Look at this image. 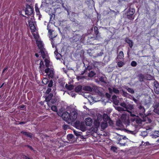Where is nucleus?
<instances>
[{
	"label": "nucleus",
	"mask_w": 159,
	"mask_h": 159,
	"mask_svg": "<svg viewBox=\"0 0 159 159\" xmlns=\"http://www.w3.org/2000/svg\"><path fill=\"white\" fill-rule=\"evenodd\" d=\"M36 43L39 49L40 50L39 52L40 53L42 57L43 58H44L45 55V49L42 42L38 40L37 41Z\"/></svg>",
	"instance_id": "f257e3e1"
},
{
	"label": "nucleus",
	"mask_w": 159,
	"mask_h": 159,
	"mask_svg": "<svg viewBox=\"0 0 159 159\" xmlns=\"http://www.w3.org/2000/svg\"><path fill=\"white\" fill-rule=\"evenodd\" d=\"M77 113L75 111H72L70 112L69 115V121L72 122L74 121L77 118Z\"/></svg>",
	"instance_id": "f03ea898"
},
{
	"label": "nucleus",
	"mask_w": 159,
	"mask_h": 159,
	"mask_svg": "<svg viewBox=\"0 0 159 159\" xmlns=\"http://www.w3.org/2000/svg\"><path fill=\"white\" fill-rule=\"evenodd\" d=\"M135 12V10L134 8H130L127 12V17L129 20H133L134 17L133 15Z\"/></svg>",
	"instance_id": "7ed1b4c3"
},
{
	"label": "nucleus",
	"mask_w": 159,
	"mask_h": 159,
	"mask_svg": "<svg viewBox=\"0 0 159 159\" xmlns=\"http://www.w3.org/2000/svg\"><path fill=\"white\" fill-rule=\"evenodd\" d=\"M26 7L25 14L28 16L31 15L33 12V8L28 4L26 5Z\"/></svg>",
	"instance_id": "20e7f679"
},
{
	"label": "nucleus",
	"mask_w": 159,
	"mask_h": 159,
	"mask_svg": "<svg viewBox=\"0 0 159 159\" xmlns=\"http://www.w3.org/2000/svg\"><path fill=\"white\" fill-rule=\"evenodd\" d=\"M138 112L140 116H142L144 115H145V110L144 107L140 105L138 107Z\"/></svg>",
	"instance_id": "39448f33"
},
{
	"label": "nucleus",
	"mask_w": 159,
	"mask_h": 159,
	"mask_svg": "<svg viewBox=\"0 0 159 159\" xmlns=\"http://www.w3.org/2000/svg\"><path fill=\"white\" fill-rule=\"evenodd\" d=\"M154 84L155 92L156 94H159V84L157 81H156L154 82Z\"/></svg>",
	"instance_id": "423d86ee"
},
{
	"label": "nucleus",
	"mask_w": 159,
	"mask_h": 159,
	"mask_svg": "<svg viewBox=\"0 0 159 159\" xmlns=\"http://www.w3.org/2000/svg\"><path fill=\"white\" fill-rule=\"evenodd\" d=\"M85 122L86 125L90 126L92 124L93 120L90 117L86 118L85 120Z\"/></svg>",
	"instance_id": "0eeeda50"
},
{
	"label": "nucleus",
	"mask_w": 159,
	"mask_h": 159,
	"mask_svg": "<svg viewBox=\"0 0 159 159\" xmlns=\"http://www.w3.org/2000/svg\"><path fill=\"white\" fill-rule=\"evenodd\" d=\"M69 115L70 113H69L67 111H65L62 114V117L64 120L69 121Z\"/></svg>",
	"instance_id": "6e6552de"
},
{
	"label": "nucleus",
	"mask_w": 159,
	"mask_h": 159,
	"mask_svg": "<svg viewBox=\"0 0 159 159\" xmlns=\"http://www.w3.org/2000/svg\"><path fill=\"white\" fill-rule=\"evenodd\" d=\"M125 41L129 44V46L130 48H131L133 45V42L131 39H129L128 38H126L125 39Z\"/></svg>",
	"instance_id": "1a4fd4ad"
},
{
	"label": "nucleus",
	"mask_w": 159,
	"mask_h": 159,
	"mask_svg": "<svg viewBox=\"0 0 159 159\" xmlns=\"http://www.w3.org/2000/svg\"><path fill=\"white\" fill-rule=\"evenodd\" d=\"M81 39L80 36L79 34H75L72 38V40L74 42H76Z\"/></svg>",
	"instance_id": "9d476101"
},
{
	"label": "nucleus",
	"mask_w": 159,
	"mask_h": 159,
	"mask_svg": "<svg viewBox=\"0 0 159 159\" xmlns=\"http://www.w3.org/2000/svg\"><path fill=\"white\" fill-rule=\"evenodd\" d=\"M137 77H138L139 80L140 82L144 81L145 80L144 76L142 73L139 74L137 75Z\"/></svg>",
	"instance_id": "9b49d317"
},
{
	"label": "nucleus",
	"mask_w": 159,
	"mask_h": 159,
	"mask_svg": "<svg viewBox=\"0 0 159 159\" xmlns=\"http://www.w3.org/2000/svg\"><path fill=\"white\" fill-rule=\"evenodd\" d=\"M152 138L156 139L158 137H159V131H155L152 134Z\"/></svg>",
	"instance_id": "f8f14e48"
},
{
	"label": "nucleus",
	"mask_w": 159,
	"mask_h": 159,
	"mask_svg": "<svg viewBox=\"0 0 159 159\" xmlns=\"http://www.w3.org/2000/svg\"><path fill=\"white\" fill-rule=\"evenodd\" d=\"M95 35L96 36V37H100V33H99V31L98 30V27L96 26H95L94 28Z\"/></svg>",
	"instance_id": "ddd939ff"
},
{
	"label": "nucleus",
	"mask_w": 159,
	"mask_h": 159,
	"mask_svg": "<svg viewBox=\"0 0 159 159\" xmlns=\"http://www.w3.org/2000/svg\"><path fill=\"white\" fill-rule=\"evenodd\" d=\"M84 90L92 92L93 91V89L90 86H86L83 88Z\"/></svg>",
	"instance_id": "4468645a"
},
{
	"label": "nucleus",
	"mask_w": 159,
	"mask_h": 159,
	"mask_svg": "<svg viewBox=\"0 0 159 159\" xmlns=\"http://www.w3.org/2000/svg\"><path fill=\"white\" fill-rule=\"evenodd\" d=\"M53 97V94L52 93H50L49 95L46 97V100L48 102L50 101L52 98Z\"/></svg>",
	"instance_id": "2eb2a0df"
},
{
	"label": "nucleus",
	"mask_w": 159,
	"mask_h": 159,
	"mask_svg": "<svg viewBox=\"0 0 159 159\" xmlns=\"http://www.w3.org/2000/svg\"><path fill=\"white\" fill-rule=\"evenodd\" d=\"M78 129H80L83 131H84L85 130V126L83 122H81V124L80 125Z\"/></svg>",
	"instance_id": "dca6fc26"
},
{
	"label": "nucleus",
	"mask_w": 159,
	"mask_h": 159,
	"mask_svg": "<svg viewBox=\"0 0 159 159\" xmlns=\"http://www.w3.org/2000/svg\"><path fill=\"white\" fill-rule=\"evenodd\" d=\"M57 98L55 97H53L50 101H49L48 102V103H50L52 105L55 104L57 102Z\"/></svg>",
	"instance_id": "f3484780"
},
{
	"label": "nucleus",
	"mask_w": 159,
	"mask_h": 159,
	"mask_svg": "<svg viewBox=\"0 0 159 159\" xmlns=\"http://www.w3.org/2000/svg\"><path fill=\"white\" fill-rule=\"evenodd\" d=\"M54 31V30L51 29L49 30H48V33L50 35V36L51 37V39H53L54 38H55L57 36V35H52V32Z\"/></svg>",
	"instance_id": "a211bd4d"
},
{
	"label": "nucleus",
	"mask_w": 159,
	"mask_h": 159,
	"mask_svg": "<svg viewBox=\"0 0 159 159\" xmlns=\"http://www.w3.org/2000/svg\"><path fill=\"white\" fill-rule=\"evenodd\" d=\"M89 70H90V69L89 68ZM89 73L88 76L89 77H93L96 75V73L94 71H93L92 70H91V71L89 70Z\"/></svg>",
	"instance_id": "6ab92c4d"
},
{
	"label": "nucleus",
	"mask_w": 159,
	"mask_h": 159,
	"mask_svg": "<svg viewBox=\"0 0 159 159\" xmlns=\"http://www.w3.org/2000/svg\"><path fill=\"white\" fill-rule=\"evenodd\" d=\"M82 86L81 85L77 86L75 89V92L77 93L80 92L82 90Z\"/></svg>",
	"instance_id": "aec40b11"
},
{
	"label": "nucleus",
	"mask_w": 159,
	"mask_h": 159,
	"mask_svg": "<svg viewBox=\"0 0 159 159\" xmlns=\"http://www.w3.org/2000/svg\"><path fill=\"white\" fill-rule=\"evenodd\" d=\"M65 87L67 89L69 90H71L74 89V86L72 84L68 85L66 84L65 85Z\"/></svg>",
	"instance_id": "412c9836"
},
{
	"label": "nucleus",
	"mask_w": 159,
	"mask_h": 159,
	"mask_svg": "<svg viewBox=\"0 0 159 159\" xmlns=\"http://www.w3.org/2000/svg\"><path fill=\"white\" fill-rule=\"evenodd\" d=\"M99 81L102 83H103L105 84H106L107 82H106V78H105L103 76H102L100 77L99 78Z\"/></svg>",
	"instance_id": "4be33fe9"
},
{
	"label": "nucleus",
	"mask_w": 159,
	"mask_h": 159,
	"mask_svg": "<svg viewBox=\"0 0 159 159\" xmlns=\"http://www.w3.org/2000/svg\"><path fill=\"white\" fill-rule=\"evenodd\" d=\"M93 124L94 127L98 129L100 125L99 122L98 121L95 120L93 122Z\"/></svg>",
	"instance_id": "5701e85b"
},
{
	"label": "nucleus",
	"mask_w": 159,
	"mask_h": 159,
	"mask_svg": "<svg viewBox=\"0 0 159 159\" xmlns=\"http://www.w3.org/2000/svg\"><path fill=\"white\" fill-rule=\"evenodd\" d=\"M56 56V58L57 59H60V57L61 54L59 53L57 50H56L54 52Z\"/></svg>",
	"instance_id": "b1692460"
},
{
	"label": "nucleus",
	"mask_w": 159,
	"mask_h": 159,
	"mask_svg": "<svg viewBox=\"0 0 159 159\" xmlns=\"http://www.w3.org/2000/svg\"><path fill=\"white\" fill-rule=\"evenodd\" d=\"M81 124V122L79 120H77L74 123V126L76 128L78 129Z\"/></svg>",
	"instance_id": "393cba45"
},
{
	"label": "nucleus",
	"mask_w": 159,
	"mask_h": 159,
	"mask_svg": "<svg viewBox=\"0 0 159 159\" xmlns=\"http://www.w3.org/2000/svg\"><path fill=\"white\" fill-rule=\"evenodd\" d=\"M134 108V106L133 105L131 104H127L126 110L129 109L130 110L133 109Z\"/></svg>",
	"instance_id": "a878e982"
},
{
	"label": "nucleus",
	"mask_w": 159,
	"mask_h": 159,
	"mask_svg": "<svg viewBox=\"0 0 159 159\" xmlns=\"http://www.w3.org/2000/svg\"><path fill=\"white\" fill-rule=\"evenodd\" d=\"M101 126L102 129H104L107 127V123L102 122L101 125Z\"/></svg>",
	"instance_id": "bb28decb"
},
{
	"label": "nucleus",
	"mask_w": 159,
	"mask_h": 159,
	"mask_svg": "<svg viewBox=\"0 0 159 159\" xmlns=\"http://www.w3.org/2000/svg\"><path fill=\"white\" fill-rule=\"evenodd\" d=\"M44 61L45 62V65L46 67L47 68L49 67V63L50 61L47 58H45L44 59Z\"/></svg>",
	"instance_id": "cd10ccee"
},
{
	"label": "nucleus",
	"mask_w": 159,
	"mask_h": 159,
	"mask_svg": "<svg viewBox=\"0 0 159 159\" xmlns=\"http://www.w3.org/2000/svg\"><path fill=\"white\" fill-rule=\"evenodd\" d=\"M30 30L31 32H34L35 31V27L34 26V25L33 24L32 25L31 24L30 25Z\"/></svg>",
	"instance_id": "c85d7f7f"
},
{
	"label": "nucleus",
	"mask_w": 159,
	"mask_h": 159,
	"mask_svg": "<svg viewBox=\"0 0 159 159\" xmlns=\"http://www.w3.org/2000/svg\"><path fill=\"white\" fill-rule=\"evenodd\" d=\"M35 10L36 12V14L37 15H39L40 14V12L39 11V8L37 7V4H36L35 6Z\"/></svg>",
	"instance_id": "c756f323"
},
{
	"label": "nucleus",
	"mask_w": 159,
	"mask_h": 159,
	"mask_svg": "<svg viewBox=\"0 0 159 159\" xmlns=\"http://www.w3.org/2000/svg\"><path fill=\"white\" fill-rule=\"evenodd\" d=\"M48 76L51 78H52L53 77L54 72L53 71L52 69H50L49 72Z\"/></svg>",
	"instance_id": "7c9ffc66"
},
{
	"label": "nucleus",
	"mask_w": 159,
	"mask_h": 159,
	"mask_svg": "<svg viewBox=\"0 0 159 159\" xmlns=\"http://www.w3.org/2000/svg\"><path fill=\"white\" fill-rule=\"evenodd\" d=\"M119 59H122L124 57V53L122 51H120L119 52V54L118 55Z\"/></svg>",
	"instance_id": "2f4dec72"
},
{
	"label": "nucleus",
	"mask_w": 159,
	"mask_h": 159,
	"mask_svg": "<svg viewBox=\"0 0 159 159\" xmlns=\"http://www.w3.org/2000/svg\"><path fill=\"white\" fill-rule=\"evenodd\" d=\"M117 65L119 67H121L125 65V63L123 62L119 61L117 62Z\"/></svg>",
	"instance_id": "473e14b6"
},
{
	"label": "nucleus",
	"mask_w": 159,
	"mask_h": 159,
	"mask_svg": "<svg viewBox=\"0 0 159 159\" xmlns=\"http://www.w3.org/2000/svg\"><path fill=\"white\" fill-rule=\"evenodd\" d=\"M116 109L118 111H120V112H121L124 111H126V110H124L123 108L121 107H116Z\"/></svg>",
	"instance_id": "72a5a7b5"
},
{
	"label": "nucleus",
	"mask_w": 159,
	"mask_h": 159,
	"mask_svg": "<svg viewBox=\"0 0 159 159\" xmlns=\"http://www.w3.org/2000/svg\"><path fill=\"white\" fill-rule=\"evenodd\" d=\"M42 83L44 84H48L49 82L48 79L47 78H44L43 79L42 81Z\"/></svg>",
	"instance_id": "f704fd0d"
},
{
	"label": "nucleus",
	"mask_w": 159,
	"mask_h": 159,
	"mask_svg": "<svg viewBox=\"0 0 159 159\" xmlns=\"http://www.w3.org/2000/svg\"><path fill=\"white\" fill-rule=\"evenodd\" d=\"M153 107L154 109L158 108L159 107V102H156L153 105Z\"/></svg>",
	"instance_id": "c9c22d12"
},
{
	"label": "nucleus",
	"mask_w": 159,
	"mask_h": 159,
	"mask_svg": "<svg viewBox=\"0 0 159 159\" xmlns=\"http://www.w3.org/2000/svg\"><path fill=\"white\" fill-rule=\"evenodd\" d=\"M116 125L118 126H121L122 125V122L120 120H117L116 122Z\"/></svg>",
	"instance_id": "e433bc0d"
},
{
	"label": "nucleus",
	"mask_w": 159,
	"mask_h": 159,
	"mask_svg": "<svg viewBox=\"0 0 159 159\" xmlns=\"http://www.w3.org/2000/svg\"><path fill=\"white\" fill-rule=\"evenodd\" d=\"M39 67L41 69L44 68V65L43 61L42 60H41L39 64Z\"/></svg>",
	"instance_id": "4c0bfd02"
},
{
	"label": "nucleus",
	"mask_w": 159,
	"mask_h": 159,
	"mask_svg": "<svg viewBox=\"0 0 159 159\" xmlns=\"http://www.w3.org/2000/svg\"><path fill=\"white\" fill-rule=\"evenodd\" d=\"M112 90L113 92L116 94H118L119 93V90L115 88H113Z\"/></svg>",
	"instance_id": "58836bf2"
},
{
	"label": "nucleus",
	"mask_w": 159,
	"mask_h": 159,
	"mask_svg": "<svg viewBox=\"0 0 159 159\" xmlns=\"http://www.w3.org/2000/svg\"><path fill=\"white\" fill-rule=\"evenodd\" d=\"M87 70L89 71V69L88 66H87V68H86L84 70H83L81 72L80 75H84V73H86L87 72Z\"/></svg>",
	"instance_id": "ea45409f"
},
{
	"label": "nucleus",
	"mask_w": 159,
	"mask_h": 159,
	"mask_svg": "<svg viewBox=\"0 0 159 159\" xmlns=\"http://www.w3.org/2000/svg\"><path fill=\"white\" fill-rule=\"evenodd\" d=\"M51 109L54 111L56 112L57 111V107L55 106H52L51 107Z\"/></svg>",
	"instance_id": "a19ab883"
},
{
	"label": "nucleus",
	"mask_w": 159,
	"mask_h": 159,
	"mask_svg": "<svg viewBox=\"0 0 159 159\" xmlns=\"http://www.w3.org/2000/svg\"><path fill=\"white\" fill-rule=\"evenodd\" d=\"M48 86L50 88L53 85V82L52 80H50L48 82Z\"/></svg>",
	"instance_id": "79ce46f5"
},
{
	"label": "nucleus",
	"mask_w": 159,
	"mask_h": 159,
	"mask_svg": "<svg viewBox=\"0 0 159 159\" xmlns=\"http://www.w3.org/2000/svg\"><path fill=\"white\" fill-rule=\"evenodd\" d=\"M19 107L21 108V109L22 110L26 111L25 106L24 105H22L19 106Z\"/></svg>",
	"instance_id": "37998d69"
},
{
	"label": "nucleus",
	"mask_w": 159,
	"mask_h": 159,
	"mask_svg": "<svg viewBox=\"0 0 159 159\" xmlns=\"http://www.w3.org/2000/svg\"><path fill=\"white\" fill-rule=\"evenodd\" d=\"M131 65L133 67H135L137 66V63L135 61H132L131 63Z\"/></svg>",
	"instance_id": "c03bdc74"
},
{
	"label": "nucleus",
	"mask_w": 159,
	"mask_h": 159,
	"mask_svg": "<svg viewBox=\"0 0 159 159\" xmlns=\"http://www.w3.org/2000/svg\"><path fill=\"white\" fill-rule=\"evenodd\" d=\"M128 92L131 93H134V90L130 88H128L127 89Z\"/></svg>",
	"instance_id": "a18cd8bd"
},
{
	"label": "nucleus",
	"mask_w": 159,
	"mask_h": 159,
	"mask_svg": "<svg viewBox=\"0 0 159 159\" xmlns=\"http://www.w3.org/2000/svg\"><path fill=\"white\" fill-rule=\"evenodd\" d=\"M103 119H105V120H107L109 117L108 115L107 114H104L103 115Z\"/></svg>",
	"instance_id": "49530a36"
},
{
	"label": "nucleus",
	"mask_w": 159,
	"mask_h": 159,
	"mask_svg": "<svg viewBox=\"0 0 159 159\" xmlns=\"http://www.w3.org/2000/svg\"><path fill=\"white\" fill-rule=\"evenodd\" d=\"M122 139H120V140H119V143L120 144V145H121V146H124L125 145V143H123L122 142Z\"/></svg>",
	"instance_id": "de8ad7c7"
},
{
	"label": "nucleus",
	"mask_w": 159,
	"mask_h": 159,
	"mask_svg": "<svg viewBox=\"0 0 159 159\" xmlns=\"http://www.w3.org/2000/svg\"><path fill=\"white\" fill-rule=\"evenodd\" d=\"M127 104L124 102H122L120 103V105L123 107L126 108Z\"/></svg>",
	"instance_id": "09e8293b"
},
{
	"label": "nucleus",
	"mask_w": 159,
	"mask_h": 159,
	"mask_svg": "<svg viewBox=\"0 0 159 159\" xmlns=\"http://www.w3.org/2000/svg\"><path fill=\"white\" fill-rule=\"evenodd\" d=\"M26 136L30 138H32V134L31 133L27 132V134Z\"/></svg>",
	"instance_id": "8fccbe9b"
},
{
	"label": "nucleus",
	"mask_w": 159,
	"mask_h": 159,
	"mask_svg": "<svg viewBox=\"0 0 159 159\" xmlns=\"http://www.w3.org/2000/svg\"><path fill=\"white\" fill-rule=\"evenodd\" d=\"M74 137L73 135L72 134H69L67 135V137L68 139H71Z\"/></svg>",
	"instance_id": "3c124183"
},
{
	"label": "nucleus",
	"mask_w": 159,
	"mask_h": 159,
	"mask_svg": "<svg viewBox=\"0 0 159 159\" xmlns=\"http://www.w3.org/2000/svg\"><path fill=\"white\" fill-rule=\"evenodd\" d=\"M55 16L54 14L51 15L50 17V21H53L54 20Z\"/></svg>",
	"instance_id": "603ef678"
},
{
	"label": "nucleus",
	"mask_w": 159,
	"mask_h": 159,
	"mask_svg": "<svg viewBox=\"0 0 159 159\" xmlns=\"http://www.w3.org/2000/svg\"><path fill=\"white\" fill-rule=\"evenodd\" d=\"M126 111L127 112H128L130 113V115L131 116L134 117V116H136L134 114H132V112L130 111H129L128 110H126Z\"/></svg>",
	"instance_id": "864d4df0"
},
{
	"label": "nucleus",
	"mask_w": 159,
	"mask_h": 159,
	"mask_svg": "<svg viewBox=\"0 0 159 159\" xmlns=\"http://www.w3.org/2000/svg\"><path fill=\"white\" fill-rule=\"evenodd\" d=\"M117 148L115 147L112 146L111 147V150L114 152H116V151L117 150Z\"/></svg>",
	"instance_id": "5fc2aeb1"
},
{
	"label": "nucleus",
	"mask_w": 159,
	"mask_h": 159,
	"mask_svg": "<svg viewBox=\"0 0 159 159\" xmlns=\"http://www.w3.org/2000/svg\"><path fill=\"white\" fill-rule=\"evenodd\" d=\"M74 132L75 134L77 136H79L80 135V133L77 131H74Z\"/></svg>",
	"instance_id": "6e6d98bb"
},
{
	"label": "nucleus",
	"mask_w": 159,
	"mask_h": 159,
	"mask_svg": "<svg viewBox=\"0 0 159 159\" xmlns=\"http://www.w3.org/2000/svg\"><path fill=\"white\" fill-rule=\"evenodd\" d=\"M23 158L25 159H33L32 158L28 157V156H27L26 155H23Z\"/></svg>",
	"instance_id": "4d7b16f0"
},
{
	"label": "nucleus",
	"mask_w": 159,
	"mask_h": 159,
	"mask_svg": "<svg viewBox=\"0 0 159 159\" xmlns=\"http://www.w3.org/2000/svg\"><path fill=\"white\" fill-rule=\"evenodd\" d=\"M136 121L137 123H140L141 122V119L140 118H137L136 120Z\"/></svg>",
	"instance_id": "13d9d810"
},
{
	"label": "nucleus",
	"mask_w": 159,
	"mask_h": 159,
	"mask_svg": "<svg viewBox=\"0 0 159 159\" xmlns=\"http://www.w3.org/2000/svg\"><path fill=\"white\" fill-rule=\"evenodd\" d=\"M50 69L48 67L44 71L45 73L47 74H48L49 73V71H50Z\"/></svg>",
	"instance_id": "bf43d9fd"
},
{
	"label": "nucleus",
	"mask_w": 159,
	"mask_h": 159,
	"mask_svg": "<svg viewBox=\"0 0 159 159\" xmlns=\"http://www.w3.org/2000/svg\"><path fill=\"white\" fill-rule=\"evenodd\" d=\"M113 103H114L116 105H118L119 103V101L118 100H113Z\"/></svg>",
	"instance_id": "052dcab7"
},
{
	"label": "nucleus",
	"mask_w": 159,
	"mask_h": 159,
	"mask_svg": "<svg viewBox=\"0 0 159 159\" xmlns=\"http://www.w3.org/2000/svg\"><path fill=\"white\" fill-rule=\"evenodd\" d=\"M51 89L50 88H48L46 91V93L47 94H49L50 92L51 91Z\"/></svg>",
	"instance_id": "680f3d73"
},
{
	"label": "nucleus",
	"mask_w": 159,
	"mask_h": 159,
	"mask_svg": "<svg viewBox=\"0 0 159 159\" xmlns=\"http://www.w3.org/2000/svg\"><path fill=\"white\" fill-rule=\"evenodd\" d=\"M154 111L157 114H159V109H154Z\"/></svg>",
	"instance_id": "e2e57ef3"
},
{
	"label": "nucleus",
	"mask_w": 159,
	"mask_h": 159,
	"mask_svg": "<svg viewBox=\"0 0 159 159\" xmlns=\"http://www.w3.org/2000/svg\"><path fill=\"white\" fill-rule=\"evenodd\" d=\"M26 146L31 150H34L33 148L29 145H27Z\"/></svg>",
	"instance_id": "0e129e2a"
},
{
	"label": "nucleus",
	"mask_w": 159,
	"mask_h": 159,
	"mask_svg": "<svg viewBox=\"0 0 159 159\" xmlns=\"http://www.w3.org/2000/svg\"><path fill=\"white\" fill-rule=\"evenodd\" d=\"M27 132H25V131H21L20 132L21 134H24L25 136L26 135Z\"/></svg>",
	"instance_id": "69168bd1"
},
{
	"label": "nucleus",
	"mask_w": 159,
	"mask_h": 159,
	"mask_svg": "<svg viewBox=\"0 0 159 159\" xmlns=\"http://www.w3.org/2000/svg\"><path fill=\"white\" fill-rule=\"evenodd\" d=\"M133 100L134 101V102L135 103H137L138 102V100L137 99H135L134 98H133Z\"/></svg>",
	"instance_id": "338daca9"
},
{
	"label": "nucleus",
	"mask_w": 159,
	"mask_h": 159,
	"mask_svg": "<svg viewBox=\"0 0 159 159\" xmlns=\"http://www.w3.org/2000/svg\"><path fill=\"white\" fill-rule=\"evenodd\" d=\"M8 69V67H5L3 70L2 73H4Z\"/></svg>",
	"instance_id": "774afa93"
}]
</instances>
